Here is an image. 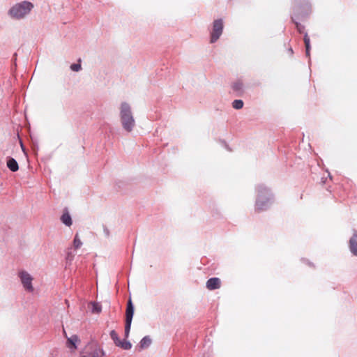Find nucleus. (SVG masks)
<instances>
[{
	"instance_id": "nucleus-18",
	"label": "nucleus",
	"mask_w": 357,
	"mask_h": 357,
	"mask_svg": "<svg viewBox=\"0 0 357 357\" xmlns=\"http://www.w3.org/2000/svg\"><path fill=\"white\" fill-rule=\"evenodd\" d=\"M233 88L236 91H241L243 89V84L241 81H237L234 84Z\"/></svg>"
},
{
	"instance_id": "nucleus-9",
	"label": "nucleus",
	"mask_w": 357,
	"mask_h": 357,
	"mask_svg": "<svg viewBox=\"0 0 357 357\" xmlns=\"http://www.w3.org/2000/svg\"><path fill=\"white\" fill-rule=\"evenodd\" d=\"M349 248L354 255H357V233L356 232L349 240Z\"/></svg>"
},
{
	"instance_id": "nucleus-14",
	"label": "nucleus",
	"mask_w": 357,
	"mask_h": 357,
	"mask_svg": "<svg viewBox=\"0 0 357 357\" xmlns=\"http://www.w3.org/2000/svg\"><path fill=\"white\" fill-rule=\"evenodd\" d=\"M304 43H305V49H306V54H307V56H309L310 55V38L307 33L304 36Z\"/></svg>"
},
{
	"instance_id": "nucleus-3",
	"label": "nucleus",
	"mask_w": 357,
	"mask_h": 357,
	"mask_svg": "<svg viewBox=\"0 0 357 357\" xmlns=\"http://www.w3.org/2000/svg\"><path fill=\"white\" fill-rule=\"evenodd\" d=\"M104 352L97 344H91L86 347L82 357H103Z\"/></svg>"
},
{
	"instance_id": "nucleus-10",
	"label": "nucleus",
	"mask_w": 357,
	"mask_h": 357,
	"mask_svg": "<svg viewBox=\"0 0 357 357\" xmlns=\"http://www.w3.org/2000/svg\"><path fill=\"white\" fill-rule=\"evenodd\" d=\"M7 167L12 172H17L19 169L18 164L14 158H9L7 161Z\"/></svg>"
},
{
	"instance_id": "nucleus-13",
	"label": "nucleus",
	"mask_w": 357,
	"mask_h": 357,
	"mask_svg": "<svg viewBox=\"0 0 357 357\" xmlns=\"http://www.w3.org/2000/svg\"><path fill=\"white\" fill-rule=\"evenodd\" d=\"M151 340L149 337H144L140 342V348H146L151 344Z\"/></svg>"
},
{
	"instance_id": "nucleus-6",
	"label": "nucleus",
	"mask_w": 357,
	"mask_h": 357,
	"mask_svg": "<svg viewBox=\"0 0 357 357\" xmlns=\"http://www.w3.org/2000/svg\"><path fill=\"white\" fill-rule=\"evenodd\" d=\"M19 275L24 288L29 291H33V278L31 277V275L26 271H21Z\"/></svg>"
},
{
	"instance_id": "nucleus-19",
	"label": "nucleus",
	"mask_w": 357,
	"mask_h": 357,
	"mask_svg": "<svg viewBox=\"0 0 357 357\" xmlns=\"http://www.w3.org/2000/svg\"><path fill=\"white\" fill-rule=\"evenodd\" d=\"M73 245L75 248H78L81 246L82 242L80 239L78 238L77 234L75 236L74 241H73Z\"/></svg>"
},
{
	"instance_id": "nucleus-8",
	"label": "nucleus",
	"mask_w": 357,
	"mask_h": 357,
	"mask_svg": "<svg viewBox=\"0 0 357 357\" xmlns=\"http://www.w3.org/2000/svg\"><path fill=\"white\" fill-rule=\"evenodd\" d=\"M79 342V340L78 337L75 335H73L70 337H68L67 347L72 350H75Z\"/></svg>"
},
{
	"instance_id": "nucleus-11",
	"label": "nucleus",
	"mask_w": 357,
	"mask_h": 357,
	"mask_svg": "<svg viewBox=\"0 0 357 357\" xmlns=\"http://www.w3.org/2000/svg\"><path fill=\"white\" fill-rule=\"evenodd\" d=\"M61 220L63 224L67 226H70L72 225L71 217L68 213H65L62 215Z\"/></svg>"
},
{
	"instance_id": "nucleus-1",
	"label": "nucleus",
	"mask_w": 357,
	"mask_h": 357,
	"mask_svg": "<svg viewBox=\"0 0 357 357\" xmlns=\"http://www.w3.org/2000/svg\"><path fill=\"white\" fill-rule=\"evenodd\" d=\"M120 117L123 128L126 131L131 132L135 127V121L128 103L124 102L121 104Z\"/></svg>"
},
{
	"instance_id": "nucleus-2",
	"label": "nucleus",
	"mask_w": 357,
	"mask_h": 357,
	"mask_svg": "<svg viewBox=\"0 0 357 357\" xmlns=\"http://www.w3.org/2000/svg\"><path fill=\"white\" fill-rule=\"evenodd\" d=\"M33 6L28 1H23L13 6L9 10V15L15 19H20L28 15Z\"/></svg>"
},
{
	"instance_id": "nucleus-7",
	"label": "nucleus",
	"mask_w": 357,
	"mask_h": 357,
	"mask_svg": "<svg viewBox=\"0 0 357 357\" xmlns=\"http://www.w3.org/2000/svg\"><path fill=\"white\" fill-rule=\"evenodd\" d=\"M221 285V281L218 278H210L206 282V288L209 290H214L219 289Z\"/></svg>"
},
{
	"instance_id": "nucleus-15",
	"label": "nucleus",
	"mask_w": 357,
	"mask_h": 357,
	"mask_svg": "<svg viewBox=\"0 0 357 357\" xmlns=\"http://www.w3.org/2000/svg\"><path fill=\"white\" fill-rule=\"evenodd\" d=\"M233 108L236 109H240L243 107V102L241 100H235L232 102Z\"/></svg>"
},
{
	"instance_id": "nucleus-21",
	"label": "nucleus",
	"mask_w": 357,
	"mask_h": 357,
	"mask_svg": "<svg viewBox=\"0 0 357 357\" xmlns=\"http://www.w3.org/2000/svg\"><path fill=\"white\" fill-rule=\"evenodd\" d=\"M303 261H304L305 264H308L309 266H311V265H312L310 262H308V261H307V259H303Z\"/></svg>"
},
{
	"instance_id": "nucleus-4",
	"label": "nucleus",
	"mask_w": 357,
	"mask_h": 357,
	"mask_svg": "<svg viewBox=\"0 0 357 357\" xmlns=\"http://www.w3.org/2000/svg\"><path fill=\"white\" fill-rule=\"evenodd\" d=\"M133 314H134V307L132 305L131 299H129V301L128 302L126 313V326H125L126 337H128V334L130 333Z\"/></svg>"
},
{
	"instance_id": "nucleus-16",
	"label": "nucleus",
	"mask_w": 357,
	"mask_h": 357,
	"mask_svg": "<svg viewBox=\"0 0 357 357\" xmlns=\"http://www.w3.org/2000/svg\"><path fill=\"white\" fill-rule=\"evenodd\" d=\"M118 347H120L121 348H123V349H130L131 348V344L128 342V341H121L119 343V344L117 345Z\"/></svg>"
},
{
	"instance_id": "nucleus-17",
	"label": "nucleus",
	"mask_w": 357,
	"mask_h": 357,
	"mask_svg": "<svg viewBox=\"0 0 357 357\" xmlns=\"http://www.w3.org/2000/svg\"><path fill=\"white\" fill-rule=\"evenodd\" d=\"M110 336L117 346L121 342V340L119 338L117 333L114 331H112L110 333Z\"/></svg>"
},
{
	"instance_id": "nucleus-5",
	"label": "nucleus",
	"mask_w": 357,
	"mask_h": 357,
	"mask_svg": "<svg viewBox=\"0 0 357 357\" xmlns=\"http://www.w3.org/2000/svg\"><path fill=\"white\" fill-rule=\"evenodd\" d=\"M223 29V22L222 20H215L213 22V31L211 33V42H215L221 36Z\"/></svg>"
},
{
	"instance_id": "nucleus-12",
	"label": "nucleus",
	"mask_w": 357,
	"mask_h": 357,
	"mask_svg": "<svg viewBox=\"0 0 357 357\" xmlns=\"http://www.w3.org/2000/svg\"><path fill=\"white\" fill-rule=\"evenodd\" d=\"M89 305L91 307V312L94 314H99L101 312V306L96 303H90Z\"/></svg>"
},
{
	"instance_id": "nucleus-20",
	"label": "nucleus",
	"mask_w": 357,
	"mask_h": 357,
	"mask_svg": "<svg viewBox=\"0 0 357 357\" xmlns=\"http://www.w3.org/2000/svg\"><path fill=\"white\" fill-rule=\"evenodd\" d=\"M70 68L73 71H79L81 69V65L79 63H74L70 66Z\"/></svg>"
}]
</instances>
